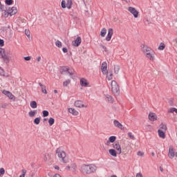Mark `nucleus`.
<instances>
[{"mask_svg":"<svg viewBox=\"0 0 177 177\" xmlns=\"http://www.w3.org/2000/svg\"><path fill=\"white\" fill-rule=\"evenodd\" d=\"M97 170V167L94 164L83 165L80 168V172L84 175H91V174L96 172Z\"/></svg>","mask_w":177,"mask_h":177,"instance_id":"obj_1","label":"nucleus"},{"mask_svg":"<svg viewBox=\"0 0 177 177\" xmlns=\"http://www.w3.org/2000/svg\"><path fill=\"white\" fill-rule=\"evenodd\" d=\"M56 155L59 158L60 161H62V162H67V160H66V152L62 150V149L58 148L56 150Z\"/></svg>","mask_w":177,"mask_h":177,"instance_id":"obj_2","label":"nucleus"},{"mask_svg":"<svg viewBox=\"0 0 177 177\" xmlns=\"http://www.w3.org/2000/svg\"><path fill=\"white\" fill-rule=\"evenodd\" d=\"M111 91L114 94L120 93V86H118V84H117V82H115V80H113L111 82Z\"/></svg>","mask_w":177,"mask_h":177,"instance_id":"obj_3","label":"nucleus"},{"mask_svg":"<svg viewBox=\"0 0 177 177\" xmlns=\"http://www.w3.org/2000/svg\"><path fill=\"white\" fill-rule=\"evenodd\" d=\"M145 55L149 60H154V52L151 48H149V51H147Z\"/></svg>","mask_w":177,"mask_h":177,"instance_id":"obj_4","label":"nucleus"},{"mask_svg":"<svg viewBox=\"0 0 177 177\" xmlns=\"http://www.w3.org/2000/svg\"><path fill=\"white\" fill-rule=\"evenodd\" d=\"M101 71L104 75H107V74H109V71H107V62H102L101 65Z\"/></svg>","mask_w":177,"mask_h":177,"instance_id":"obj_5","label":"nucleus"},{"mask_svg":"<svg viewBox=\"0 0 177 177\" xmlns=\"http://www.w3.org/2000/svg\"><path fill=\"white\" fill-rule=\"evenodd\" d=\"M0 55H1L3 60L6 63H9V58H8V56H6V54L5 53V49H3V48L0 49Z\"/></svg>","mask_w":177,"mask_h":177,"instance_id":"obj_6","label":"nucleus"},{"mask_svg":"<svg viewBox=\"0 0 177 177\" xmlns=\"http://www.w3.org/2000/svg\"><path fill=\"white\" fill-rule=\"evenodd\" d=\"M129 12H130V13H131V15H133V16H134L136 19L138 18V16L139 15V12L136 10V8L133 7H129Z\"/></svg>","mask_w":177,"mask_h":177,"instance_id":"obj_7","label":"nucleus"},{"mask_svg":"<svg viewBox=\"0 0 177 177\" xmlns=\"http://www.w3.org/2000/svg\"><path fill=\"white\" fill-rule=\"evenodd\" d=\"M113 125L116 127L118 128L119 129H121V131H124L125 129V127L118 120H113Z\"/></svg>","mask_w":177,"mask_h":177,"instance_id":"obj_8","label":"nucleus"},{"mask_svg":"<svg viewBox=\"0 0 177 177\" xmlns=\"http://www.w3.org/2000/svg\"><path fill=\"white\" fill-rule=\"evenodd\" d=\"M113 34H114V30H113V28H109L108 30V34L106 37V41H107L108 42L109 41H111V37H113Z\"/></svg>","mask_w":177,"mask_h":177,"instance_id":"obj_9","label":"nucleus"},{"mask_svg":"<svg viewBox=\"0 0 177 177\" xmlns=\"http://www.w3.org/2000/svg\"><path fill=\"white\" fill-rule=\"evenodd\" d=\"M62 71H64V73H68L69 75H74V70L68 67H66V66L63 67Z\"/></svg>","mask_w":177,"mask_h":177,"instance_id":"obj_10","label":"nucleus"},{"mask_svg":"<svg viewBox=\"0 0 177 177\" xmlns=\"http://www.w3.org/2000/svg\"><path fill=\"white\" fill-rule=\"evenodd\" d=\"M81 42H82L81 37H77L76 39L72 42V45L73 46H80V45H81Z\"/></svg>","mask_w":177,"mask_h":177,"instance_id":"obj_11","label":"nucleus"},{"mask_svg":"<svg viewBox=\"0 0 177 177\" xmlns=\"http://www.w3.org/2000/svg\"><path fill=\"white\" fill-rule=\"evenodd\" d=\"M8 12L10 16H13L14 15H16V13H17V8L12 7L11 8H9Z\"/></svg>","mask_w":177,"mask_h":177,"instance_id":"obj_12","label":"nucleus"},{"mask_svg":"<svg viewBox=\"0 0 177 177\" xmlns=\"http://www.w3.org/2000/svg\"><path fill=\"white\" fill-rule=\"evenodd\" d=\"M113 149H115V150H117L118 154H121V153H122V151L121 149V145H120V144L115 143V144H113Z\"/></svg>","mask_w":177,"mask_h":177,"instance_id":"obj_13","label":"nucleus"},{"mask_svg":"<svg viewBox=\"0 0 177 177\" xmlns=\"http://www.w3.org/2000/svg\"><path fill=\"white\" fill-rule=\"evenodd\" d=\"M74 104L75 107H78L79 109H81L82 107H86L85 106V105H84V103L81 100L75 101Z\"/></svg>","mask_w":177,"mask_h":177,"instance_id":"obj_14","label":"nucleus"},{"mask_svg":"<svg viewBox=\"0 0 177 177\" xmlns=\"http://www.w3.org/2000/svg\"><path fill=\"white\" fill-rule=\"evenodd\" d=\"M141 48H142V50L144 54L147 52H149L150 50V49H151L150 47H149L145 44L141 45Z\"/></svg>","mask_w":177,"mask_h":177,"instance_id":"obj_15","label":"nucleus"},{"mask_svg":"<svg viewBox=\"0 0 177 177\" xmlns=\"http://www.w3.org/2000/svg\"><path fill=\"white\" fill-rule=\"evenodd\" d=\"M149 119L150 121H156V120H157V115H156L154 113H150L149 114Z\"/></svg>","mask_w":177,"mask_h":177,"instance_id":"obj_16","label":"nucleus"},{"mask_svg":"<svg viewBox=\"0 0 177 177\" xmlns=\"http://www.w3.org/2000/svg\"><path fill=\"white\" fill-rule=\"evenodd\" d=\"M168 157L170 158L171 159L175 157V151H174V149L172 148L169 149Z\"/></svg>","mask_w":177,"mask_h":177,"instance_id":"obj_17","label":"nucleus"},{"mask_svg":"<svg viewBox=\"0 0 177 177\" xmlns=\"http://www.w3.org/2000/svg\"><path fill=\"white\" fill-rule=\"evenodd\" d=\"M158 133L159 136V138H161L162 139H165V131L159 129L158 130Z\"/></svg>","mask_w":177,"mask_h":177,"instance_id":"obj_18","label":"nucleus"},{"mask_svg":"<svg viewBox=\"0 0 177 177\" xmlns=\"http://www.w3.org/2000/svg\"><path fill=\"white\" fill-rule=\"evenodd\" d=\"M80 85L82 86H88L89 85V83H88V81L85 78H82L80 80Z\"/></svg>","mask_w":177,"mask_h":177,"instance_id":"obj_19","label":"nucleus"},{"mask_svg":"<svg viewBox=\"0 0 177 177\" xmlns=\"http://www.w3.org/2000/svg\"><path fill=\"white\" fill-rule=\"evenodd\" d=\"M68 112L71 114H73V115H78V114H79L78 111H75V109H73V108H69L68 109Z\"/></svg>","mask_w":177,"mask_h":177,"instance_id":"obj_20","label":"nucleus"},{"mask_svg":"<svg viewBox=\"0 0 177 177\" xmlns=\"http://www.w3.org/2000/svg\"><path fill=\"white\" fill-rule=\"evenodd\" d=\"M39 85L41 88V92L43 93H44L45 95H46V93H48V91H46V86H45V85L42 84V83H39Z\"/></svg>","mask_w":177,"mask_h":177,"instance_id":"obj_21","label":"nucleus"},{"mask_svg":"<svg viewBox=\"0 0 177 177\" xmlns=\"http://www.w3.org/2000/svg\"><path fill=\"white\" fill-rule=\"evenodd\" d=\"M106 100H107V102L109 103H114V98H113V97H111L110 95H106Z\"/></svg>","mask_w":177,"mask_h":177,"instance_id":"obj_22","label":"nucleus"},{"mask_svg":"<svg viewBox=\"0 0 177 177\" xmlns=\"http://www.w3.org/2000/svg\"><path fill=\"white\" fill-rule=\"evenodd\" d=\"M66 8L68 9H71V8H73V0H67Z\"/></svg>","mask_w":177,"mask_h":177,"instance_id":"obj_23","label":"nucleus"},{"mask_svg":"<svg viewBox=\"0 0 177 177\" xmlns=\"http://www.w3.org/2000/svg\"><path fill=\"white\" fill-rule=\"evenodd\" d=\"M106 34H107V30L106 29V28H103L100 31V35L101 37H106Z\"/></svg>","mask_w":177,"mask_h":177,"instance_id":"obj_24","label":"nucleus"},{"mask_svg":"<svg viewBox=\"0 0 177 177\" xmlns=\"http://www.w3.org/2000/svg\"><path fill=\"white\" fill-rule=\"evenodd\" d=\"M117 139V137L112 136L111 137H109V141H107V143H114V142H115V140Z\"/></svg>","mask_w":177,"mask_h":177,"instance_id":"obj_25","label":"nucleus"},{"mask_svg":"<svg viewBox=\"0 0 177 177\" xmlns=\"http://www.w3.org/2000/svg\"><path fill=\"white\" fill-rule=\"evenodd\" d=\"M109 154L113 157H117V152L113 149H109Z\"/></svg>","mask_w":177,"mask_h":177,"instance_id":"obj_26","label":"nucleus"},{"mask_svg":"<svg viewBox=\"0 0 177 177\" xmlns=\"http://www.w3.org/2000/svg\"><path fill=\"white\" fill-rule=\"evenodd\" d=\"M30 106L32 109H37V102L35 101H32L30 104Z\"/></svg>","mask_w":177,"mask_h":177,"instance_id":"obj_27","label":"nucleus"},{"mask_svg":"<svg viewBox=\"0 0 177 177\" xmlns=\"http://www.w3.org/2000/svg\"><path fill=\"white\" fill-rule=\"evenodd\" d=\"M120 71V66L118 65H115L114 66V73L115 74H118Z\"/></svg>","mask_w":177,"mask_h":177,"instance_id":"obj_28","label":"nucleus"},{"mask_svg":"<svg viewBox=\"0 0 177 177\" xmlns=\"http://www.w3.org/2000/svg\"><path fill=\"white\" fill-rule=\"evenodd\" d=\"M48 124H49L50 127H52V125H53V124H55V119L53 118H50L48 120Z\"/></svg>","mask_w":177,"mask_h":177,"instance_id":"obj_29","label":"nucleus"},{"mask_svg":"<svg viewBox=\"0 0 177 177\" xmlns=\"http://www.w3.org/2000/svg\"><path fill=\"white\" fill-rule=\"evenodd\" d=\"M168 113H171L174 114V113H176L177 114V109L176 108H171L169 111Z\"/></svg>","mask_w":177,"mask_h":177,"instance_id":"obj_30","label":"nucleus"},{"mask_svg":"<svg viewBox=\"0 0 177 177\" xmlns=\"http://www.w3.org/2000/svg\"><path fill=\"white\" fill-rule=\"evenodd\" d=\"M29 117H34L37 114V111H30L28 113Z\"/></svg>","mask_w":177,"mask_h":177,"instance_id":"obj_31","label":"nucleus"},{"mask_svg":"<svg viewBox=\"0 0 177 177\" xmlns=\"http://www.w3.org/2000/svg\"><path fill=\"white\" fill-rule=\"evenodd\" d=\"M39 122H41V118H36L34 120V124H36V125L39 124Z\"/></svg>","mask_w":177,"mask_h":177,"instance_id":"obj_32","label":"nucleus"},{"mask_svg":"<svg viewBox=\"0 0 177 177\" xmlns=\"http://www.w3.org/2000/svg\"><path fill=\"white\" fill-rule=\"evenodd\" d=\"M160 129L161 131H163L165 132V131H167V125L162 123L160 124Z\"/></svg>","mask_w":177,"mask_h":177,"instance_id":"obj_33","label":"nucleus"},{"mask_svg":"<svg viewBox=\"0 0 177 177\" xmlns=\"http://www.w3.org/2000/svg\"><path fill=\"white\" fill-rule=\"evenodd\" d=\"M61 6H62V9H66V8H67V6L66 5V1H64V0L62 1Z\"/></svg>","mask_w":177,"mask_h":177,"instance_id":"obj_34","label":"nucleus"},{"mask_svg":"<svg viewBox=\"0 0 177 177\" xmlns=\"http://www.w3.org/2000/svg\"><path fill=\"white\" fill-rule=\"evenodd\" d=\"M7 96L9 99H10V100H15V96L13 95V94H12V93L10 92V93Z\"/></svg>","mask_w":177,"mask_h":177,"instance_id":"obj_35","label":"nucleus"},{"mask_svg":"<svg viewBox=\"0 0 177 177\" xmlns=\"http://www.w3.org/2000/svg\"><path fill=\"white\" fill-rule=\"evenodd\" d=\"M165 48V44H164L162 43L158 47L159 50H164Z\"/></svg>","mask_w":177,"mask_h":177,"instance_id":"obj_36","label":"nucleus"},{"mask_svg":"<svg viewBox=\"0 0 177 177\" xmlns=\"http://www.w3.org/2000/svg\"><path fill=\"white\" fill-rule=\"evenodd\" d=\"M71 81L70 80H67L65 82H64L63 85L64 86H68V84H70Z\"/></svg>","mask_w":177,"mask_h":177,"instance_id":"obj_37","label":"nucleus"},{"mask_svg":"<svg viewBox=\"0 0 177 177\" xmlns=\"http://www.w3.org/2000/svg\"><path fill=\"white\" fill-rule=\"evenodd\" d=\"M55 46H57V48H62V41L57 40L55 42Z\"/></svg>","mask_w":177,"mask_h":177,"instance_id":"obj_38","label":"nucleus"},{"mask_svg":"<svg viewBox=\"0 0 177 177\" xmlns=\"http://www.w3.org/2000/svg\"><path fill=\"white\" fill-rule=\"evenodd\" d=\"M128 136L130 138V139H132V140H135V136L132 134V133H128Z\"/></svg>","mask_w":177,"mask_h":177,"instance_id":"obj_39","label":"nucleus"},{"mask_svg":"<svg viewBox=\"0 0 177 177\" xmlns=\"http://www.w3.org/2000/svg\"><path fill=\"white\" fill-rule=\"evenodd\" d=\"M71 168L73 169V171H76L77 170V165L75 163H73L71 165Z\"/></svg>","mask_w":177,"mask_h":177,"instance_id":"obj_40","label":"nucleus"},{"mask_svg":"<svg viewBox=\"0 0 177 177\" xmlns=\"http://www.w3.org/2000/svg\"><path fill=\"white\" fill-rule=\"evenodd\" d=\"M49 112L48 111H43V117H48Z\"/></svg>","mask_w":177,"mask_h":177,"instance_id":"obj_41","label":"nucleus"},{"mask_svg":"<svg viewBox=\"0 0 177 177\" xmlns=\"http://www.w3.org/2000/svg\"><path fill=\"white\" fill-rule=\"evenodd\" d=\"M12 3H13V1L12 0H6V4L10 6L12 5Z\"/></svg>","mask_w":177,"mask_h":177,"instance_id":"obj_42","label":"nucleus"},{"mask_svg":"<svg viewBox=\"0 0 177 177\" xmlns=\"http://www.w3.org/2000/svg\"><path fill=\"white\" fill-rule=\"evenodd\" d=\"M10 93V91H6V90L3 91V94L6 95V96H8Z\"/></svg>","mask_w":177,"mask_h":177,"instance_id":"obj_43","label":"nucleus"},{"mask_svg":"<svg viewBox=\"0 0 177 177\" xmlns=\"http://www.w3.org/2000/svg\"><path fill=\"white\" fill-rule=\"evenodd\" d=\"M0 175H5V169L3 168L0 169Z\"/></svg>","mask_w":177,"mask_h":177,"instance_id":"obj_44","label":"nucleus"},{"mask_svg":"<svg viewBox=\"0 0 177 177\" xmlns=\"http://www.w3.org/2000/svg\"><path fill=\"white\" fill-rule=\"evenodd\" d=\"M3 10H5V6H2L0 2V12H3Z\"/></svg>","mask_w":177,"mask_h":177,"instance_id":"obj_45","label":"nucleus"},{"mask_svg":"<svg viewBox=\"0 0 177 177\" xmlns=\"http://www.w3.org/2000/svg\"><path fill=\"white\" fill-rule=\"evenodd\" d=\"M113 79V73H110L109 76L107 77L108 81H111Z\"/></svg>","mask_w":177,"mask_h":177,"instance_id":"obj_46","label":"nucleus"},{"mask_svg":"<svg viewBox=\"0 0 177 177\" xmlns=\"http://www.w3.org/2000/svg\"><path fill=\"white\" fill-rule=\"evenodd\" d=\"M24 60H26V62H30V60H31V57L30 56L25 57Z\"/></svg>","mask_w":177,"mask_h":177,"instance_id":"obj_47","label":"nucleus"},{"mask_svg":"<svg viewBox=\"0 0 177 177\" xmlns=\"http://www.w3.org/2000/svg\"><path fill=\"white\" fill-rule=\"evenodd\" d=\"M4 44L5 41H3V39H0V46H3Z\"/></svg>","mask_w":177,"mask_h":177,"instance_id":"obj_48","label":"nucleus"},{"mask_svg":"<svg viewBox=\"0 0 177 177\" xmlns=\"http://www.w3.org/2000/svg\"><path fill=\"white\" fill-rule=\"evenodd\" d=\"M3 12L5 13V17H8V16H9V12H6V10H5V9H4Z\"/></svg>","mask_w":177,"mask_h":177,"instance_id":"obj_49","label":"nucleus"},{"mask_svg":"<svg viewBox=\"0 0 177 177\" xmlns=\"http://www.w3.org/2000/svg\"><path fill=\"white\" fill-rule=\"evenodd\" d=\"M25 34H26V35H27L28 37H30V30H25Z\"/></svg>","mask_w":177,"mask_h":177,"instance_id":"obj_50","label":"nucleus"},{"mask_svg":"<svg viewBox=\"0 0 177 177\" xmlns=\"http://www.w3.org/2000/svg\"><path fill=\"white\" fill-rule=\"evenodd\" d=\"M62 52H64V53H67V52H68L67 48H66V47L63 48Z\"/></svg>","mask_w":177,"mask_h":177,"instance_id":"obj_51","label":"nucleus"},{"mask_svg":"<svg viewBox=\"0 0 177 177\" xmlns=\"http://www.w3.org/2000/svg\"><path fill=\"white\" fill-rule=\"evenodd\" d=\"M1 30H2L3 31H8V28H7L6 26H3V27L1 28Z\"/></svg>","mask_w":177,"mask_h":177,"instance_id":"obj_52","label":"nucleus"},{"mask_svg":"<svg viewBox=\"0 0 177 177\" xmlns=\"http://www.w3.org/2000/svg\"><path fill=\"white\" fill-rule=\"evenodd\" d=\"M26 174H27V170L26 169H22V175L26 176Z\"/></svg>","mask_w":177,"mask_h":177,"instance_id":"obj_53","label":"nucleus"},{"mask_svg":"<svg viewBox=\"0 0 177 177\" xmlns=\"http://www.w3.org/2000/svg\"><path fill=\"white\" fill-rule=\"evenodd\" d=\"M136 177H143V176L142 175V173H138L136 174Z\"/></svg>","mask_w":177,"mask_h":177,"instance_id":"obj_54","label":"nucleus"},{"mask_svg":"<svg viewBox=\"0 0 177 177\" xmlns=\"http://www.w3.org/2000/svg\"><path fill=\"white\" fill-rule=\"evenodd\" d=\"M137 154H138V156H140L141 157H142V156H143V153L142 151H138Z\"/></svg>","mask_w":177,"mask_h":177,"instance_id":"obj_55","label":"nucleus"},{"mask_svg":"<svg viewBox=\"0 0 177 177\" xmlns=\"http://www.w3.org/2000/svg\"><path fill=\"white\" fill-rule=\"evenodd\" d=\"M7 106H8V104H3L1 105V108H2V109H5Z\"/></svg>","mask_w":177,"mask_h":177,"instance_id":"obj_56","label":"nucleus"},{"mask_svg":"<svg viewBox=\"0 0 177 177\" xmlns=\"http://www.w3.org/2000/svg\"><path fill=\"white\" fill-rule=\"evenodd\" d=\"M41 56H39L36 58V60H37L38 62H41Z\"/></svg>","mask_w":177,"mask_h":177,"instance_id":"obj_57","label":"nucleus"},{"mask_svg":"<svg viewBox=\"0 0 177 177\" xmlns=\"http://www.w3.org/2000/svg\"><path fill=\"white\" fill-rule=\"evenodd\" d=\"M0 70H1V73H2L1 75H5L3 74V73H4L3 68H2V67H1V66H0Z\"/></svg>","mask_w":177,"mask_h":177,"instance_id":"obj_58","label":"nucleus"},{"mask_svg":"<svg viewBox=\"0 0 177 177\" xmlns=\"http://www.w3.org/2000/svg\"><path fill=\"white\" fill-rule=\"evenodd\" d=\"M53 177H62V176H60V174H56L55 175H54Z\"/></svg>","mask_w":177,"mask_h":177,"instance_id":"obj_59","label":"nucleus"},{"mask_svg":"<svg viewBox=\"0 0 177 177\" xmlns=\"http://www.w3.org/2000/svg\"><path fill=\"white\" fill-rule=\"evenodd\" d=\"M54 168H55V169H57V170H59V166H55V167H54Z\"/></svg>","mask_w":177,"mask_h":177,"instance_id":"obj_60","label":"nucleus"},{"mask_svg":"<svg viewBox=\"0 0 177 177\" xmlns=\"http://www.w3.org/2000/svg\"><path fill=\"white\" fill-rule=\"evenodd\" d=\"M6 28H7L8 30H9V28H10V25H8V26H6Z\"/></svg>","mask_w":177,"mask_h":177,"instance_id":"obj_61","label":"nucleus"},{"mask_svg":"<svg viewBox=\"0 0 177 177\" xmlns=\"http://www.w3.org/2000/svg\"><path fill=\"white\" fill-rule=\"evenodd\" d=\"M26 176H24V174H21L19 176V177H25Z\"/></svg>","mask_w":177,"mask_h":177,"instance_id":"obj_62","label":"nucleus"},{"mask_svg":"<svg viewBox=\"0 0 177 177\" xmlns=\"http://www.w3.org/2000/svg\"><path fill=\"white\" fill-rule=\"evenodd\" d=\"M54 93H57V90H54Z\"/></svg>","mask_w":177,"mask_h":177,"instance_id":"obj_63","label":"nucleus"},{"mask_svg":"<svg viewBox=\"0 0 177 177\" xmlns=\"http://www.w3.org/2000/svg\"><path fill=\"white\" fill-rule=\"evenodd\" d=\"M151 156H155L154 152H152V153H151Z\"/></svg>","mask_w":177,"mask_h":177,"instance_id":"obj_64","label":"nucleus"}]
</instances>
